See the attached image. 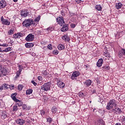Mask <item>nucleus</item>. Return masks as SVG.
<instances>
[{
    "label": "nucleus",
    "mask_w": 125,
    "mask_h": 125,
    "mask_svg": "<svg viewBox=\"0 0 125 125\" xmlns=\"http://www.w3.org/2000/svg\"><path fill=\"white\" fill-rule=\"evenodd\" d=\"M103 69H105V70H109L110 69V67L108 66H104L103 67Z\"/></svg>",
    "instance_id": "44"
},
{
    "label": "nucleus",
    "mask_w": 125,
    "mask_h": 125,
    "mask_svg": "<svg viewBox=\"0 0 125 125\" xmlns=\"http://www.w3.org/2000/svg\"><path fill=\"white\" fill-rule=\"evenodd\" d=\"M37 79L39 80V81H42V77L40 76L38 77Z\"/></svg>",
    "instance_id": "52"
},
{
    "label": "nucleus",
    "mask_w": 125,
    "mask_h": 125,
    "mask_svg": "<svg viewBox=\"0 0 125 125\" xmlns=\"http://www.w3.org/2000/svg\"><path fill=\"white\" fill-rule=\"evenodd\" d=\"M14 32V30L11 29L10 30L8 31V34L9 35H13Z\"/></svg>",
    "instance_id": "38"
},
{
    "label": "nucleus",
    "mask_w": 125,
    "mask_h": 125,
    "mask_svg": "<svg viewBox=\"0 0 125 125\" xmlns=\"http://www.w3.org/2000/svg\"><path fill=\"white\" fill-rule=\"evenodd\" d=\"M57 85L61 88H64L65 87V83L61 81L57 83Z\"/></svg>",
    "instance_id": "14"
},
{
    "label": "nucleus",
    "mask_w": 125,
    "mask_h": 125,
    "mask_svg": "<svg viewBox=\"0 0 125 125\" xmlns=\"http://www.w3.org/2000/svg\"><path fill=\"white\" fill-rule=\"evenodd\" d=\"M21 72H22V68H21V66H19V70L17 72V73H19V74H21Z\"/></svg>",
    "instance_id": "45"
},
{
    "label": "nucleus",
    "mask_w": 125,
    "mask_h": 125,
    "mask_svg": "<svg viewBox=\"0 0 125 125\" xmlns=\"http://www.w3.org/2000/svg\"><path fill=\"white\" fill-rule=\"evenodd\" d=\"M50 82L45 83L41 86L42 90H44V91H47L49 90L50 89Z\"/></svg>",
    "instance_id": "4"
},
{
    "label": "nucleus",
    "mask_w": 125,
    "mask_h": 125,
    "mask_svg": "<svg viewBox=\"0 0 125 125\" xmlns=\"http://www.w3.org/2000/svg\"><path fill=\"white\" fill-rule=\"evenodd\" d=\"M58 48L59 50H63V49H65V46L62 44H60L58 46Z\"/></svg>",
    "instance_id": "21"
},
{
    "label": "nucleus",
    "mask_w": 125,
    "mask_h": 125,
    "mask_svg": "<svg viewBox=\"0 0 125 125\" xmlns=\"http://www.w3.org/2000/svg\"><path fill=\"white\" fill-rule=\"evenodd\" d=\"M57 22H58L60 26H62L61 29V32H67L69 30V25L66 24L65 21H64V18L62 17H60L57 19Z\"/></svg>",
    "instance_id": "1"
},
{
    "label": "nucleus",
    "mask_w": 125,
    "mask_h": 125,
    "mask_svg": "<svg viewBox=\"0 0 125 125\" xmlns=\"http://www.w3.org/2000/svg\"><path fill=\"white\" fill-rule=\"evenodd\" d=\"M22 108L23 109V110H30V109H31L30 107H27V104H22Z\"/></svg>",
    "instance_id": "23"
},
{
    "label": "nucleus",
    "mask_w": 125,
    "mask_h": 125,
    "mask_svg": "<svg viewBox=\"0 0 125 125\" xmlns=\"http://www.w3.org/2000/svg\"><path fill=\"white\" fill-rule=\"evenodd\" d=\"M97 125H105V122L102 119H99L97 122Z\"/></svg>",
    "instance_id": "18"
},
{
    "label": "nucleus",
    "mask_w": 125,
    "mask_h": 125,
    "mask_svg": "<svg viewBox=\"0 0 125 125\" xmlns=\"http://www.w3.org/2000/svg\"><path fill=\"white\" fill-rule=\"evenodd\" d=\"M47 48H48V49H50V50L52 49V45H51L50 44L48 45Z\"/></svg>",
    "instance_id": "48"
},
{
    "label": "nucleus",
    "mask_w": 125,
    "mask_h": 125,
    "mask_svg": "<svg viewBox=\"0 0 125 125\" xmlns=\"http://www.w3.org/2000/svg\"><path fill=\"white\" fill-rule=\"evenodd\" d=\"M104 55L105 57L110 58V54H109V52H105L104 53Z\"/></svg>",
    "instance_id": "32"
},
{
    "label": "nucleus",
    "mask_w": 125,
    "mask_h": 125,
    "mask_svg": "<svg viewBox=\"0 0 125 125\" xmlns=\"http://www.w3.org/2000/svg\"><path fill=\"white\" fill-rule=\"evenodd\" d=\"M102 64H103V59H99L97 62V66L98 67H101V66H102Z\"/></svg>",
    "instance_id": "16"
},
{
    "label": "nucleus",
    "mask_w": 125,
    "mask_h": 125,
    "mask_svg": "<svg viewBox=\"0 0 125 125\" xmlns=\"http://www.w3.org/2000/svg\"><path fill=\"white\" fill-rule=\"evenodd\" d=\"M0 71H1L0 73V77H4V76H6V74H7L6 68L4 67L2 68V66L0 65Z\"/></svg>",
    "instance_id": "5"
},
{
    "label": "nucleus",
    "mask_w": 125,
    "mask_h": 125,
    "mask_svg": "<svg viewBox=\"0 0 125 125\" xmlns=\"http://www.w3.org/2000/svg\"><path fill=\"white\" fill-rule=\"evenodd\" d=\"M12 50V48L10 47H8L6 48L4 50H3V52H8V51H11Z\"/></svg>",
    "instance_id": "27"
},
{
    "label": "nucleus",
    "mask_w": 125,
    "mask_h": 125,
    "mask_svg": "<svg viewBox=\"0 0 125 125\" xmlns=\"http://www.w3.org/2000/svg\"><path fill=\"white\" fill-rule=\"evenodd\" d=\"M85 66L86 67V68H87V65H85Z\"/></svg>",
    "instance_id": "64"
},
{
    "label": "nucleus",
    "mask_w": 125,
    "mask_h": 125,
    "mask_svg": "<svg viewBox=\"0 0 125 125\" xmlns=\"http://www.w3.org/2000/svg\"><path fill=\"white\" fill-rule=\"evenodd\" d=\"M29 14L30 13L29 12V11H28L26 10H25L24 11L21 12V17L25 18L27 17V16H28Z\"/></svg>",
    "instance_id": "10"
},
{
    "label": "nucleus",
    "mask_w": 125,
    "mask_h": 125,
    "mask_svg": "<svg viewBox=\"0 0 125 125\" xmlns=\"http://www.w3.org/2000/svg\"><path fill=\"white\" fill-rule=\"evenodd\" d=\"M25 47L27 48H31L34 46V43H26L25 44Z\"/></svg>",
    "instance_id": "19"
},
{
    "label": "nucleus",
    "mask_w": 125,
    "mask_h": 125,
    "mask_svg": "<svg viewBox=\"0 0 125 125\" xmlns=\"http://www.w3.org/2000/svg\"><path fill=\"white\" fill-rule=\"evenodd\" d=\"M122 119L121 123L123 125H125V116H123Z\"/></svg>",
    "instance_id": "35"
},
{
    "label": "nucleus",
    "mask_w": 125,
    "mask_h": 125,
    "mask_svg": "<svg viewBox=\"0 0 125 125\" xmlns=\"http://www.w3.org/2000/svg\"><path fill=\"white\" fill-rule=\"evenodd\" d=\"M31 124V121L28 120V121L25 122V125H29Z\"/></svg>",
    "instance_id": "50"
},
{
    "label": "nucleus",
    "mask_w": 125,
    "mask_h": 125,
    "mask_svg": "<svg viewBox=\"0 0 125 125\" xmlns=\"http://www.w3.org/2000/svg\"><path fill=\"white\" fill-rule=\"evenodd\" d=\"M95 8L99 11H101V10H102V6H101V5H97L95 6Z\"/></svg>",
    "instance_id": "25"
},
{
    "label": "nucleus",
    "mask_w": 125,
    "mask_h": 125,
    "mask_svg": "<svg viewBox=\"0 0 125 125\" xmlns=\"http://www.w3.org/2000/svg\"><path fill=\"white\" fill-rule=\"evenodd\" d=\"M9 87H10V88H11L12 87L13 88L14 87V85L13 84L9 85Z\"/></svg>",
    "instance_id": "57"
},
{
    "label": "nucleus",
    "mask_w": 125,
    "mask_h": 125,
    "mask_svg": "<svg viewBox=\"0 0 125 125\" xmlns=\"http://www.w3.org/2000/svg\"><path fill=\"white\" fill-rule=\"evenodd\" d=\"M70 27L74 29L76 27V24L75 23H72L70 24Z\"/></svg>",
    "instance_id": "49"
},
{
    "label": "nucleus",
    "mask_w": 125,
    "mask_h": 125,
    "mask_svg": "<svg viewBox=\"0 0 125 125\" xmlns=\"http://www.w3.org/2000/svg\"><path fill=\"white\" fill-rule=\"evenodd\" d=\"M91 83H92V81L89 79L87 80L85 82H83V84L86 87L90 86V85H91Z\"/></svg>",
    "instance_id": "9"
},
{
    "label": "nucleus",
    "mask_w": 125,
    "mask_h": 125,
    "mask_svg": "<svg viewBox=\"0 0 125 125\" xmlns=\"http://www.w3.org/2000/svg\"><path fill=\"white\" fill-rule=\"evenodd\" d=\"M79 96H80V97H85V95H84V94L83 93L80 92Z\"/></svg>",
    "instance_id": "39"
},
{
    "label": "nucleus",
    "mask_w": 125,
    "mask_h": 125,
    "mask_svg": "<svg viewBox=\"0 0 125 125\" xmlns=\"http://www.w3.org/2000/svg\"><path fill=\"white\" fill-rule=\"evenodd\" d=\"M52 112L53 114H55L57 112V108L55 106H53L52 108Z\"/></svg>",
    "instance_id": "29"
},
{
    "label": "nucleus",
    "mask_w": 125,
    "mask_h": 125,
    "mask_svg": "<svg viewBox=\"0 0 125 125\" xmlns=\"http://www.w3.org/2000/svg\"><path fill=\"white\" fill-rule=\"evenodd\" d=\"M47 30H48V31L50 30V28H47Z\"/></svg>",
    "instance_id": "62"
},
{
    "label": "nucleus",
    "mask_w": 125,
    "mask_h": 125,
    "mask_svg": "<svg viewBox=\"0 0 125 125\" xmlns=\"http://www.w3.org/2000/svg\"><path fill=\"white\" fill-rule=\"evenodd\" d=\"M0 46H4V47H7V46H8V44H6V43H3L2 44H0Z\"/></svg>",
    "instance_id": "43"
},
{
    "label": "nucleus",
    "mask_w": 125,
    "mask_h": 125,
    "mask_svg": "<svg viewBox=\"0 0 125 125\" xmlns=\"http://www.w3.org/2000/svg\"><path fill=\"white\" fill-rule=\"evenodd\" d=\"M18 110V106H17V105H14L13 107V112H16V111H17Z\"/></svg>",
    "instance_id": "33"
},
{
    "label": "nucleus",
    "mask_w": 125,
    "mask_h": 125,
    "mask_svg": "<svg viewBox=\"0 0 125 125\" xmlns=\"http://www.w3.org/2000/svg\"><path fill=\"white\" fill-rule=\"evenodd\" d=\"M47 122L49 124H51V122H52V120L51 119V118L49 117L48 118H47Z\"/></svg>",
    "instance_id": "40"
},
{
    "label": "nucleus",
    "mask_w": 125,
    "mask_h": 125,
    "mask_svg": "<svg viewBox=\"0 0 125 125\" xmlns=\"http://www.w3.org/2000/svg\"><path fill=\"white\" fill-rule=\"evenodd\" d=\"M63 41L64 42H69L70 41V38L68 37V35H64L62 37Z\"/></svg>",
    "instance_id": "17"
},
{
    "label": "nucleus",
    "mask_w": 125,
    "mask_h": 125,
    "mask_svg": "<svg viewBox=\"0 0 125 125\" xmlns=\"http://www.w3.org/2000/svg\"><path fill=\"white\" fill-rule=\"evenodd\" d=\"M115 109L116 110V114H122V109L119 107H115Z\"/></svg>",
    "instance_id": "26"
},
{
    "label": "nucleus",
    "mask_w": 125,
    "mask_h": 125,
    "mask_svg": "<svg viewBox=\"0 0 125 125\" xmlns=\"http://www.w3.org/2000/svg\"><path fill=\"white\" fill-rule=\"evenodd\" d=\"M0 20L3 25H6V26L10 25V21H8L7 19H4L3 16L1 17Z\"/></svg>",
    "instance_id": "6"
},
{
    "label": "nucleus",
    "mask_w": 125,
    "mask_h": 125,
    "mask_svg": "<svg viewBox=\"0 0 125 125\" xmlns=\"http://www.w3.org/2000/svg\"><path fill=\"white\" fill-rule=\"evenodd\" d=\"M40 113L41 116H42V117H43V116H44L45 112H44L43 110H41Z\"/></svg>",
    "instance_id": "42"
},
{
    "label": "nucleus",
    "mask_w": 125,
    "mask_h": 125,
    "mask_svg": "<svg viewBox=\"0 0 125 125\" xmlns=\"http://www.w3.org/2000/svg\"><path fill=\"white\" fill-rule=\"evenodd\" d=\"M13 38H14V39H19L18 36L17 35V34H14L13 35Z\"/></svg>",
    "instance_id": "47"
},
{
    "label": "nucleus",
    "mask_w": 125,
    "mask_h": 125,
    "mask_svg": "<svg viewBox=\"0 0 125 125\" xmlns=\"http://www.w3.org/2000/svg\"><path fill=\"white\" fill-rule=\"evenodd\" d=\"M123 6V4L121 2L116 3L115 5V7L117 9H120V8H122Z\"/></svg>",
    "instance_id": "20"
},
{
    "label": "nucleus",
    "mask_w": 125,
    "mask_h": 125,
    "mask_svg": "<svg viewBox=\"0 0 125 125\" xmlns=\"http://www.w3.org/2000/svg\"><path fill=\"white\" fill-rule=\"evenodd\" d=\"M40 20H41V16H38V17L34 20V22L38 23Z\"/></svg>",
    "instance_id": "30"
},
{
    "label": "nucleus",
    "mask_w": 125,
    "mask_h": 125,
    "mask_svg": "<svg viewBox=\"0 0 125 125\" xmlns=\"http://www.w3.org/2000/svg\"><path fill=\"white\" fill-rule=\"evenodd\" d=\"M23 87H24V86H23L22 84H19L18 85V89H19V90H22V89H23Z\"/></svg>",
    "instance_id": "34"
},
{
    "label": "nucleus",
    "mask_w": 125,
    "mask_h": 125,
    "mask_svg": "<svg viewBox=\"0 0 125 125\" xmlns=\"http://www.w3.org/2000/svg\"><path fill=\"white\" fill-rule=\"evenodd\" d=\"M34 39H35V35L32 34H29L25 38V40L26 41V42H33Z\"/></svg>",
    "instance_id": "8"
},
{
    "label": "nucleus",
    "mask_w": 125,
    "mask_h": 125,
    "mask_svg": "<svg viewBox=\"0 0 125 125\" xmlns=\"http://www.w3.org/2000/svg\"><path fill=\"white\" fill-rule=\"evenodd\" d=\"M115 125H121V123H116Z\"/></svg>",
    "instance_id": "61"
},
{
    "label": "nucleus",
    "mask_w": 125,
    "mask_h": 125,
    "mask_svg": "<svg viewBox=\"0 0 125 125\" xmlns=\"http://www.w3.org/2000/svg\"><path fill=\"white\" fill-rule=\"evenodd\" d=\"M37 24L38 22H35V21H33L32 20V23H31V25H32V26H34V27H36V26H37Z\"/></svg>",
    "instance_id": "36"
},
{
    "label": "nucleus",
    "mask_w": 125,
    "mask_h": 125,
    "mask_svg": "<svg viewBox=\"0 0 125 125\" xmlns=\"http://www.w3.org/2000/svg\"><path fill=\"white\" fill-rule=\"evenodd\" d=\"M80 76V72L79 71H74L73 72L71 76V80H77V78Z\"/></svg>",
    "instance_id": "7"
},
{
    "label": "nucleus",
    "mask_w": 125,
    "mask_h": 125,
    "mask_svg": "<svg viewBox=\"0 0 125 125\" xmlns=\"http://www.w3.org/2000/svg\"><path fill=\"white\" fill-rule=\"evenodd\" d=\"M3 90V86H0V91Z\"/></svg>",
    "instance_id": "58"
},
{
    "label": "nucleus",
    "mask_w": 125,
    "mask_h": 125,
    "mask_svg": "<svg viewBox=\"0 0 125 125\" xmlns=\"http://www.w3.org/2000/svg\"><path fill=\"white\" fill-rule=\"evenodd\" d=\"M42 76L43 77V78H46V77L48 76V72H47V71L45 70L44 72L42 73Z\"/></svg>",
    "instance_id": "28"
},
{
    "label": "nucleus",
    "mask_w": 125,
    "mask_h": 125,
    "mask_svg": "<svg viewBox=\"0 0 125 125\" xmlns=\"http://www.w3.org/2000/svg\"><path fill=\"white\" fill-rule=\"evenodd\" d=\"M6 6V2L4 0L0 1V9L4 8Z\"/></svg>",
    "instance_id": "13"
},
{
    "label": "nucleus",
    "mask_w": 125,
    "mask_h": 125,
    "mask_svg": "<svg viewBox=\"0 0 125 125\" xmlns=\"http://www.w3.org/2000/svg\"><path fill=\"white\" fill-rule=\"evenodd\" d=\"M0 52H3V50L1 49V48L0 47Z\"/></svg>",
    "instance_id": "59"
},
{
    "label": "nucleus",
    "mask_w": 125,
    "mask_h": 125,
    "mask_svg": "<svg viewBox=\"0 0 125 125\" xmlns=\"http://www.w3.org/2000/svg\"><path fill=\"white\" fill-rule=\"evenodd\" d=\"M33 92V89H28L26 90V94L27 95H30V94H31Z\"/></svg>",
    "instance_id": "24"
},
{
    "label": "nucleus",
    "mask_w": 125,
    "mask_h": 125,
    "mask_svg": "<svg viewBox=\"0 0 125 125\" xmlns=\"http://www.w3.org/2000/svg\"><path fill=\"white\" fill-rule=\"evenodd\" d=\"M17 125H22L25 124V121L22 119H18L16 120Z\"/></svg>",
    "instance_id": "12"
},
{
    "label": "nucleus",
    "mask_w": 125,
    "mask_h": 125,
    "mask_svg": "<svg viewBox=\"0 0 125 125\" xmlns=\"http://www.w3.org/2000/svg\"><path fill=\"white\" fill-rule=\"evenodd\" d=\"M4 117L6 118V115L5 114H4Z\"/></svg>",
    "instance_id": "63"
},
{
    "label": "nucleus",
    "mask_w": 125,
    "mask_h": 125,
    "mask_svg": "<svg viewBox=\"0 0 125 125\" xmlns=\"http://www.w3.org/2000/svg\"><path fill=\"white\" fill-rule=\"evenodd\" d=\"M21 75V74L19 73L18 72H17V75L16 76V79H17L18 78H19V76Z\"/></svg>",
    "instance_id": "54"
},
{
    "label": "nucleus",
    "mask_w": 125,
    "mask_h": 125,
    "mask_svg": "<svg viewBox=\"0 0 125 125\" xmlns=\"http://www.w3.org/2000/svg\"><path fill=\"white\" fill-rule=\"evenodd\" d=\"M32 24H33V19H28L23 21L22 26L23 27H26V28H28L30 27Z\"/></svg>",
    "instance_id": "3"
},
{
    "label": "nucleus",
    "mask_w": 125,
    "mask_h": 125,
    "mask_svg": "<svg viewBox=\"0 0 125 125\" xmlns=\"http://www.w3.org/2000/svg\"><path fill=\"white\" fill-rule=\"evenodd\" d=\"M1 86H3V87H4V88H5V89H7V88H8L9 87V85H8V84L6 83H3L2 84V85H1Z\"/></svg>",
    "instance_id": "31"
},
{
    "label": "nucleus",
    "mask_w": 125,
    "mask_h": 125,
    "mask_svg": "<svg viewBox=\"0 0 125 125\" xmlns=\"http://www.w3.org/2000/svg\"><path fill=\"white\" fill-rule=\"evenodd\" d=\"M13 1H14V2H17V1H18V0H13Z\"/></svg>",
    "instance_id": "60"
},
{
    "label": "nucleus",
    "mask_w": 125,
    "mask_h": 125,
    "mask_svg": "<svg viewBox=\"0 0 125 125\" xmlns=\"http://www.w3.org/2000/svg\"><path fill=\"white\" fill-rule=\"evenodd\" d=\"M43 100H44V101H47V98H46V96H44L43 97Z\"/></svg>",
    "instance_id": "55"
},
{
    "label": "nucleus",
    "mask_w": 125,
    "mask_h": 125,
    "mask_svg": "<svg viewBox=\"0 0 125 125\" xmlns=\"http://www.w3.org/2000/svg\"><path fill=\"white\" fill-rule=\"evenodd\" d=\"M17 95V93H15L14 94H12L11 96V98L15 101H19V100H18L17 98H16V96Z\"/></svg>",
    "instance_id": "15"
},
{
    "label": "nucleus",
    "mask_w": 125,
    "mask_h": 125,
    "mask_svg": "<svg viewBox=\"0 0 125 125\" xmlns=\"http://www.w3.org/2000/svg\"><path fill=\"white\" fill-rule=\"evenodd\" d=\"M112 112H113V113H114V114H116V113H117L116 108L112 109Z\"/></svg>",
    "instance_id": "53"
},
{
    "label": "nucleus",
    "mask_w": 125,
    "mask_h": 125,
    "mask_svg": "<svg viewBox=\"0 0 125 125\" xmlns=\"http://www.w3.org/2000/svg\"><path fill=\"white\" fill-rule=\"evenodd\" d=\"M92 93L93 94L94 93H96V90H92Z\"/></svg>",
    "instance_id": "56"
},
{
    "label": "nucleus",
    "mask_w": 125,
    "mask_h": 125,
    "mask_svg": "<svg viewBox=\"0 0 125 125\" xmlns=\"http://www.w3.org/2000/svg\"><path fill=\"white\" fill-rule=\"evenodd\" d=\"M123 55L125 56V49L122 48L120 51L118 52V56L120 57V58H121V57H123Z\"/></svg>",
    "instance_id": "11"
},
{
    "label": "nucleus",
    "mask_w": 125,
    "mask_h": 125,
    "mask_svg": "<svg viewBox=\"0 0 125 125\" xmlns=\"http://www.w3.org/2000/svg\"><path fill=\"white\" fill-rule=\"evenodd\" d=\"M59 53V52H58V50H54L53 51V54H55V55H57V54H58Z\"/></svg>",
    "instance_id": "41"
},
{
    "label": "nucleus",
    "mask_w": 125,
    "mask_h": 125,
    "mask_svg": "<svg viewBox=\"0 0 125 125\" xmlns=\"http://www.w3.org/2000/svg\"><path fill=\"white\" fill-rule=\"evenodd\" d=\"M117 102L115 99L110 100L107 104L106 109L107 110H111V109L117 107Z\"/></svg>",
    "instance_id": "2"
},
{
    "label": "nucleus",
    "mask_w": 125,
    "mask_h": 125,
    "mask_svg": "<svg viewBox=\"0 0 125 125\" xmlns=\"http://www.w3.org/2000/svg\"><path fill=\"white\" fill-rule=\"evenodd\" d=\"M15 102L17 103L16 105L17 106H18L19 107H21V106L23 105V102L19 100L18 101H16Z\"/></svg>",
    "instance_id": "22"
},
{
    "label": "nucleus",
    "mask_w": 125,
    "mask_h": 125,
    "mask_svg": "<svg viewBox=\"0 0 125 125\" xmlns=\"http://www.w3.org/2000/svg\"><path fill=\"white\" fill-rule=\"evenodd\" d=\"M17 35H18L19 39H20V38L23 36V34L22 33H17Z\"/></svg>",
    "instance_id": "37"
},
{
    "label": "nucleus",
    "mask_w": 125,
    "mask_h": 125,
    "mask_svg": "<svg viewBox=\"0 0 125 125\" xmlns=\"http://www.w3.org/2000/svg\"><path fill=\"white\" fill-rule=\"evenodd\" d=\"M75 2L76 3H81L82 2V0H75Z\"/></svg>",
    "instance_id": "51"
},
{
    "label": "nucleus",
    "mask_w": 125,
    "mask_h": 125,
    "mask_svg": "<svg viewBox=\"0 0 125 125\" xmlns=\"http://www.w3.org/2000/svg\"><path fill=\"white\" fill-rule=\"evenodd\" d=\"M31 83H33V84H34V86H36V85L38 84V83H36V82H35V81H32Z\"/></svg>",
    "instance_id": "46"
}]
</instances>
